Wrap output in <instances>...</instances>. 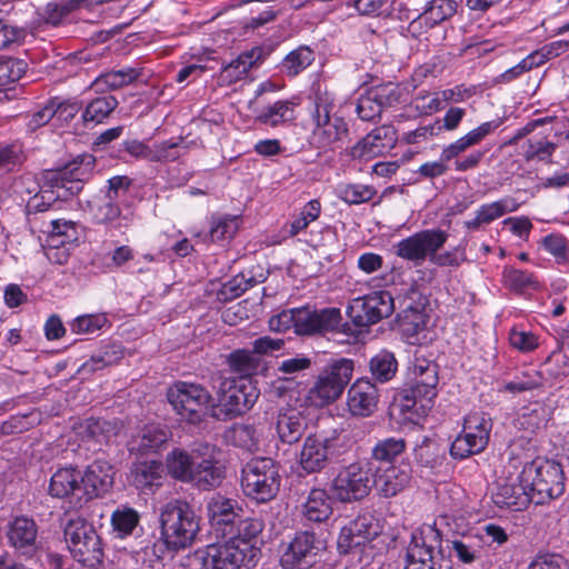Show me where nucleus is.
I'll return each instance as SVG.
<instances>
[{"instance_id": "nucleus-18", "label": "nucleus", "mask_w": 569, "mask_h": 569, "mask_svg": "<svg viewBox=\"0 0 569 569\" xmlns=\"http://www.w3.org/2000/svg\"><path fill=\"white\" fill-rule=\"evenodd\" d=\"M380 532V522L372 513L359 515L341 528L337 540L338 550L340 553L347 555L353 549L373 541Z\"/></svg>"}, {"instance_id": "nucleus-21", "label": "nucleus", "mask_w": 569, "mask_h": 569, "mask_svg": "<svg viewBox=\"0 0 569 569\" xmlns=\"http://www.w3.org/2000/svg\"><path fill=\"white\" fill-rule=\"evenodd\" d=\"M380 392L368 377L356 379L347 390L346 409L353 418H368L378 409Z\"/></svg>"}, {"instance_id": "nucleus-37", "label": "nucleus", "mask_w": 569, "mask_h": 569, "mask_svg": "<svg viewBox=\"0 0 569 569\" xmlns=\"http://www.w3.org/2000/svg\"><path fill=\"white\" fill-rule=\"evenodd\" d=\"M141 76V69L126 67L119 70H111L99 74L90 88L96 92L108 94V91L118 90L129 86Z\"/></svg>"}, {"instance_id": "nucleus-1", "label": "nucleus", "mask_w": 569, "mask_h": 569, "mask_svg": "<svg viewBox=\"0 0 569 569\" xmlns=\"http://www.w3.org/2000/svg\"><path fill=\"white\" fill-rule=\"evenodd\" d=\"M263 527L260 518L241 513L234 523V532H227L223 543L209 545L194 552L193 569H251L260 553L253 541Z\"/></svg>"}, {"instance_id": "nucleus-11", "label": "nucleus", "mask_w": 569, "mask_h": 569, "mask_svg": "<svg viewBox=\"0 0 569 569\" xmlns=\"http://www.w3.org/2000/svg\"><path fill=\"white\" fill-rule=\"evenodd\" d=\"M280 483L279 467L271 458L251 459L241 470L242 491L258 503H266L274 499Z\"/></svg>"}, {"instance_id": "nucleus-22", "label": "nucleus", "mask_w": 569, "mask_h": 569, "mask_svg": "<svg viewBox=\"0 0 569 569\" xmlns=\"http://www.w3.org/2000/svg\"><path fill=\"white\" fill-rule=\"evenodd\" d=\"M337 436V430H333L331 436L323 433L308 436L300 452V467L308 473L325 469L329 462V456L335 447Z\"/></svg>"}, {"instance_id": "nucleus-10", "label": "nucleus", "mask_w": 569, "mask_h": 569, "mask_svg": "<svg viewBox=\"0 0 569 569\" xmlns=\"http://www.w3.org/2000/svg\"><path fill=\"white\" fill-rule=\"evenodd\" d=\"M376 471V465L370 460H358L342 467L330 482L332 497L342 503L361 501L375 487Z\"/></svg>"}, {"instance_id": "nucleus-28", "label": "nucleus", "mask_w": 569, "mask_h": 569, "mask_svg": "<svg viewBox=\"0 0 569 569\" xmlns=\"http://www.w3.org/2000/svg\"><path fill=\"white\" fill-rule=\"evenodd\" d=\"M396 142V131L392 127H380L361 139L352 149L353 159L369 160L390 150Z\"/></svg>"}, {"instance_id": "nucleus-46", "label": "nucleus", "mask_w": 569, "mask_h": 569, "mask_svg": "<svg viewBox=\"0 0 569 569\" xmlns=\"http://www.w3.org/2000/svg\"><path fill=\"white\" fill-rule=\"evenodd\" d=\"M377 194V189L370 184L339 183L336 196L348 204H362L369 202Z\"/></svg>"}, {"instance_id": "nucleus-57", "label": "nucleus", "mask_w": 569, "mask_h": 569, "mask_svg": "<svg viewBox=\"0 0 569 569\" xmlns=\"http://www.w3.org/2000/svg\"><path fill=\"white\" fill-rule=\"evenodd\" d=\"M239 229V218L221 217L212 221L210 227V239L212 242H224L234 237Z\"/></svg>"}, {"instance_id": "nucleus-13", "label": "nucleus", "mask_w": 569, "mask_h": 569, "mask_svg": "<svg viewBox=\"0 0 569 569\" xmlns=\"http://www.w3.org/2000/svg\"><path fill=\"white\" fill-rule=\"evenodd\" d=\"M441 532L430 525H423L411 533L406 549L403 569H442Z\"/></svg>"}, {"instance_id": "nucleus-15", "label": "nucleus", "mask_w": 569, "mask_h": 569, "mask_svg": "<svg viewBox=\"0 0 569 569\" xmlns=\"http://www.w3.org/2000/svg\"><path fill=\"white\" fill-rule=\"evenodd\" d=\"M448 237V232L442 229H425L398 241L393 247L395 253L415 266H420L426 260L430 262L435 250H440Z\"/></svg>"}, {"instance_id": "nucleus-36", "label": "nucleus", "mask_w": 569, "mask_h": 569, "mask_svg": "<svg viewBox=\"0 0 569 569\" xmlns=\"http://www.w3.org/2000/svg\"><path fill=\"white\" fill-rule=\"evenodd\" d=\"M261 57L262 49L258 47L240 53L234 60L222 68L219 77L221 83L232 84L242 80Z\"/></svg>"}, {"instance_id": "nucleus-51", "label": "nucleus", "mask_w": 569, "mask_h": 569, "mask_svg": "<svg viewBox=\"0 0 569 569\" xmlns=\"http://www.w3.org/2000/svg\"><path fill=\"white\" fill-rule=\"evenodd\" d=\"M505 284L517 293H525L539 288L537 277L526 270L507 268L502 273Z\"/></svg>"}, {"instance_id": "nucleus-62", "label": "nucleus", "mask_w": 569, "mask_h": 569, "mask_svg": "<svg viewBox=\"0 0 569 569\" xmlns=\"http://www.w3.org/2000/svg\"><path fill=\"white\" fill-rule=\"evenodd\" d=\"M182 138L169 139L151 146V162H169L180 158Z\"/></svg>"}, {"instance_id": "nucleus-43", "label": "nucleus", "mask_w": 569, "mask_h": 569, "mask_svg": "<svg viewBox=\"0 0 569 569\" xmlns=\"http://www.w3.org/2000/svg\"><path fill=\"white\" fill-rule=\"evenodd\" d=\"M111 528L117 538L132 536L140 522L139 512L129 506H119L111 513Z\"/></svg>"}, {"instance_id": "nucleus-16", "label": "nucleus", "mask_w": 569, "mask_h": 569, "mask_svg": "<svg viewBox=\"0 0 569 569\" xmlns=\"http://www.w3.org/2000/svg\"><path fill=\"white\" fill-rule=\"evenodd\" d=\"M393 298L388 291H373L353 299L347 315L357 327H369L393 312Z\"/></svg>"}, {"instance_id": "nucleus-30", "label": "nucleus", "mask_w": 569, "mask_h": 569, "mask_svg": "<svg viewBox=\"0 0 569 569\" xmlns=\"http://www.w3.org/2000/svg\"><path fill=\"white\" fill-rule=\"evenodd\" d=\"M398 100L393 89L383 86L367 90L358 98L357 114L363 121H375L380 117L385 107Z\"/></svg>"}, {"instance_id": "nucleus-8", "label": "nucleus", "mask_w": 569, "mask_h": 569, "mask_svg": "<svg viewBox=\"0 0 569 569\" xmlns=\"http://www.w3.org/2000/svg\"><path fill=\"white\" fill-rule=\"evenodd\" d=\"M517 480L526 483L531 501L536 505L560 497L566 488L561 465L548 459H536L526 465Z\"/></svg>"}, {"instance_id": "nucleus-4", "label": "nucleus", "mask_w": 569, "mask_h": 569, "mask_svg": "<svg viewBox=\"0 0 569 569\" xmlns=\"http://www.w3.org/2000/svg\"><path fill=\"white\" fill-rule=\"evenodd\" d=\"M438 382V366L416 357L408 367L405 387L397 403L400 413L413 423L426 417L433 406Z\"/></svg>"}, {"instance_id": "nucleus-42", "label": "nucleus", "mask_w": 569, "mask_h": 569, "mask_svg": "<svg viewBox=\"0 0 569 569\" xmlns=\"http://www.w3.org/2000/svg\"><path fill=\"white\" fill-rule=\"evenodd\" d=\"M413 458L420 468L433 471L442 466L446 459V449L437 441L423 437L413 449Z\"/></svg>"}, {"instance_id": "nucleus-64", "label": "nucleus", "mask_w": 569, "mask_h": 569, "mask_svg": "<svg viewBox=\"0 0 569 569\" xmlns=\"http://www.w3.org/2000/svg\"><path fill=\"white\" fill-rule=\"evenodd\" d=\"M547 375L553 379L569 375V353L561 348L553 350L543 363Z\"/></svg>"}, {"instance_id": "nucleus-59", "label": "nucleus", "mask_w": 569, "mask_h": 569, "mask_svg": "<svg viewBox=\"0 0 569 569\" xmlns=\"http://www.w3.org/2000/svg\"><path fill=\"white\" fill-rule=\"evenodd\" d=\"M463 429L475 436H481V439L488 443L492 429V420L486 412L472 411L465 418Z\"/></svg>"}, {"instance_id": "nucleus-63", "label": "nucleus", "mask_w": 569, "mask_h": 569, "mask_svg": "<svg viewBox=\"0 0 569 569\" xmlns=\"http://www.w3.org/2000/svg\"><path fill=\"white\" fill-rule=\"evenodd\" d=\"M91 212L97 223H110L117 220L120 214V206L104 197L94 201L91 206Z\"/></svg>"}, {"instance_id": "nucleus-50", "label": "nucleus", "mask_w": 569, "mask_h": 569, "mask_svg": "<svg viewBox=\"0 0 569 569\" xmlns=\"http://www.w3.org/2000/svg\"><path fill=\"white\" fill-rule=\"evenodd\" d=\"M406 450L403 438H386L379 440L372 448L371 456L375 461L382 466H388Z\"/></svg>"}, {"instance_id": "nucleus-9", "label": "nucleus", "mask_w": 569, "mask_h": 569, "mask_svg": "<svg viewBox=\"0 0 569 569\" xmlns=\"http://www.w3.org/2000/svg\"><path fill=\"white\" fill-rule=\"evenodd\" d=\"M310 116L313 123L312 137L319 148H330L348 134V126L343 118L332 116L335 98L332 93L315 88L310 97Z\"/></svg>"}, {"instance_id": "nucleus-49", "label": "nucleus", "mask_w": 569, "mask_h": 569, "mask_svg": "<svg viewBox=\"0 0 569 569\" xmlns=\"http://www.w3.org/2000/svg\"><path fill=\"white\" fill-rule=\"evenodd\" d=\"M27 157L19 141L0 142V174L19 170Z\"/></svg>"}, {"instance_id": "nucleus-47", "label": "nucleus", "mask_w": 569, "mask_h": 569, "mask_svg": "<svg viewBox=\"0 0 569 569\" xmlns=\"http://www.w3.org/2000/svg\"><path fill=\"white\" fill-rule=\"evenodd\" d=\"M315 61V52L307 46L290 51L281 61V71L296 77Z\"/></svg>"}, {"instance_id": "nucleus-3", "label": "nucleus", "mask_w": 569, "mask_h": 569, "mask_svg": "<svg viewBox=\"0 0 569 569\" xmlns=\"http://www.w3.org/2000/svg\"><path fill=\"white\" fill-rule=\"evenodd\" d=\"M219 452L214 445L208 442L196 443L190 452L174 448L167 455L166 466L174 479L209 490L223 479V471L218 466Z\"/></svg>"}, {"instance_id": "nucleus-12", "label": "nucleus", "mask_w": 569, "mask_h": 569, "mask_svg": "<svg viewBox=\"0 0 569 569\" xmlns=\"http://www.w3.org/2000/svg\"><path fill=\"white\" fill-rule=\"evenodd\" d=\"M167 399L174 412L189 423H200L211 411L212 396L201 385L176 381L167 391Z\"/></svg>"}, {"instance_id": "nucleus-7", "label": "nucleus", "mask_w": 569, "mask_h": 569, "mask_svg": "<svg viewBox=\"0 0 569 569\" xmlns=\"http://www.w3.org/2000/svg\"><path fill=\"white\" fill-rule=\"evenodd\" d=\"M355 372V361L339 358L327 363L315 377L308 389L306 400L316 408H323L336 402L350 383Z\"/></svg>"}, {"instance_id": "nucleus-58", "label": "nucleus", "mask_w": 569, "mask_h": 569, "mask_svg": "<svg viewBox=\"0 0 569 569\" xmlns=\"http://www.w3.org/2000/svg\"><path fill=\"white\" fill-rule=\"evenodd\" d=\"M399 326L407 337H412L426 328L427 317L418 308L408 307L399 318Z\"/></svg>"}, {"instance_id": "nucleus-6", "label": "nucleus", "mask_w": 569, "mask_h": 569, "mask_svg": "<svg viewBox=\"0 0 569 569\" xmlns=\"http://www.w3.org/2000/svg\"><path fill=\"white\" fill-rule=\"evenodd\" d=\"M96 158L83 153L68 163L62 170L50 173L49 181L54 191L41 190L29 199L26 206L28 216L48 211L60 197L78 194L93 174Z\"/></svg>"}, {"instance_id": "nucleus-5", "label": "nucleus", "mask_w": 569, "mask_h": 569, "mask_svg": "<svg viewBox=\"0 0 569 569\" xmlns=\"http://www.w3.org/2000/svg\"><path fill=\"white\" fill-rule=\"evenodd\" d=\"M199 517L184 500L173 499L160 510V537L153 545V553L162 559L192 545L199 530Z\"/></svg>"}, {"instance_id": "nucleus-25", "label": "nucleus", "mask_w": 569, "mask_h": 569, "mask_svg": "<svg viewBox=\"0 0 569 569\" xmlns=\"http://www.w3.org/2000/svg\"><path fill=\"white\" fill-rule=\"evenodd\" d=\"M114 475V467L106 460L97 459L90 463L81 475V486L87 499L99 498L109 492Z\"/></svg>"}, {"instance_id": "nucleus-34", "label": "nucleus", "mask_w": 569, "mask_h": 569, "mask_svg": "<svg viewBox=\"0 0 569 569\" xmlns=\"http://www.w3.org/2000/svg\"><path fill=\"white\" fill-rule=\"evenodd\" d=\"M333 512L331 498L326 489L312 488L301 506L305 520L315 523L327 521Z\"/></svg>"}, {"instance_id": "nucleus-19", "label": "nucleus", "mask_w": 569, "mask_h": 569, "mask_svg": "<svg viewBox=\"0 0 569 569\" xmlns=\"http://www.w3.org/2000/svg\"><path fill=\"white\" fill-rule=\"evenodd\" d=\"M322 542L315 532L300 531L287 545L280 557V565L284 569H308L317 562Z\"/></svg>"}, {"instance_id": "nucleus-55", "label": "nucleus", "mask_w": 569, "mask_h": 569, "mask_svg": "<svg viewBox=\"0 0 569 569\" xmlns=\"http://www.w3.org/2000/svg\"><path fill=\"white\" fill-rule=\"evenodd\" d=\"M321 212L320 201L317 199L310 200L299 212L295 216L288 224V233L291 237L297 236L302 230L307 229L310 222L317 220Z\"/></svg>"}, {"instance_id": "nucleus-31", "label": "nucleus", "mask_w": 569, "mask_h": 569, "mask_svg": "<svg viewBox=\"0 0 569 569\" xmlns=\"http://www.w3.org/2000/svg\"><path fill=\"white\" fill-rule=\"evenodd\" d=\"M520 203L513 197L507 196L497 201L481 204L475 217L463 222L465 228L470 231H477L482 226L501 218L506 213L515 212L519 209Z\"/></svg>"}, {"instance_id": "nucleus-39", "label": "nucleus", "mask_w": 569, "mask_h": 569, "mask_svg": "<svg viewBox=\"0 0 569 569\" xmlns=\"http://www.w3.org/2000/svg\"><path fill=\"white\" fill-rule=\"evenodd\" d=\"M276 430L279 439L283 443H296L300 440L306 430V419L295 409L286 410L278 415Z\"/></svg>"}, {"instance_id": "nucleus-29", "label": "nucleus", "mask_w": 569, "mask_h": 569, "mask_svg": "<svg viewBox=\"0 0 569 569\" xmlns=\"http://www.w3.org/2000/svg\"><path fill=\"white\" fill-rule=\"evenodd\" d=\"M457 10L455 0H430V2L412 18L409 29L413 34L429 30L451 18Z\"/></svg>"}, {"instance_id": "nucleus-23", "label": "nucleus", "mask_w": 569, "mask_h": 569, "mask_svg": "<svg viewBox=\"0 0 569 569\" xmlns=\"http://www.w3.org/2000/svg\"><path fill=\"white\" fill-rule=\"evenodd\" d=\"M375 487L379 496L391 498L403 491L412 479V468L408 461L376 466Z\"/></svg>"}, {"instance_id": "nucleus-27", "label": "nucleus", "mask_w": 569, "mask_h": 569, "mask_svg": "<svg viewBox=\"0 0 569 569\" xmlns=\"http://www.w3.org/2000/svg\"><path fill=\"white\" fill-rule=\"evenodd\" d=\"M6 537L14 550L30 553L37 549L38 525L33 518L14 516L7 523Z\"/></svg>"}, {"instance_id": "nucleus-17", "label": "nucleus", "mask_w": 569, "mask_h": 569, "mask_svg": "<svg viewBox=\"0 0 569 569\" xmlns=\"http://www.w3.org/2000/svg\"><path fill=\"white\" fill-rule=\"evenodd\" d=\"M258 399V392L250 382H230L219 396V405L211 407L210 416L230 419L249 411Z\"/></svg>"}, {"instance_id": "nucleus-45", "label": "nucleus", "mask_w": 569, "mask_h": 569, "mask_svg": "<svg viewBox=\"0 0 569 569\" xmlns=\"http://www.w3.org/2000/svg\"><path fill=\"white\" fill-rule=\"evenodd\" d=\"M224 437L230 445L250 452L259 448L257 430L251 425L236 423L226 431Z\"/></svg>"}, {"instance_id": "nucleus-32", "label": "nucleus", "mask_w": 569, "mask_h": 569, "mask_svg": "<svg viewBox=\"0 0 569 569\" xmlns=\"http://www.w3.org/2000/svg\"><path fill=\"white\" fill-rule=\"evenodd\" d=\"M493 503L501 509L519 511L525 509L531 501L528 488L525 482L498 481L492 492Z\"/></svg>"}, {"instance_id": "nucleus-38", "label": "nucleus", "mask_w": 569, "mask_h": 569, "mask_svg": "<svg viewBox=\"0 0 569 569\" xmlns=\"http://www.w3.org/2000/svg\"><path fill=\"white\" fill-rule=\"evenodd\" d=\"M130 477L133 486L140 490L159 487L163 478V465L159 460H141L132 465Z\"/></svg>"}, {"instance_id": "nucleus-40", "label": "nucleus", "mask_w": 569, "mask_h": 569, "mask_svg": "<svg viewBox=\"0 0 569 569\" xmlns=\"http://www.w3.org/2000/svg\"><path fill=\"white\" fill-rule=\"evenodd\" d=\"M300 100L297 97L287 100H278L266 107L257 117V120L266 126L278 127L296 119V108Z\"/></svg>"}, {"instance_id": "nucleus-60", "label": "nucleus", "mask_w": 569, "mask_h": 569, "mask_svg": "<svg viewBox=\"0 0 569 569\" xmlns=\"http://www.w3.org/2000/svg\"><path fill=\"white\" fill-rule=\"evenodd\" d=\"M108 323L106 313L81 315L70 325L71 331L77 335H92Z\"/></svg>"}, {"instance_id": "nucleus-33", "label": "nucleus", "mask_w": 569, "mask_h": 569, "mask_svg": "<svg viewBox=\"0 0 569 569\" xmlns=\"http://www.w3.org/2000/svg\"><path fill=\"white\" fill-rule=\"evenodd\" d=\"M168 439V431L160 425H146L130 440L129 450L139 455L158 453L164 448Z\"/></svg>"}, {"instance_id": "nucleus-52", "label": "nucleus", "mask_w": 569, "mask_h": 569, "mask_svg": "<svg viewBox=\"0 0 569 569\" xmlns=\"http://www.w3.org/2000/svg\"><path fill=\"white\" fill-rule=\"evenodd\" d=\"M545 383L543 373L536 369H527L516 375L512 380L505 385V390L512 393H520L537 389Z\"/></svg>"}, {"instance_id": "nucleus-2", "label": "nucleus", "mask_w": 569, "mask_h": 569, "mask_svg": "<svg viewBox=\"0 0 569 569\" xmlns=\"http://www.w3.org/2000/svg\"><path fill=\"white\" fill-rule=\"evenodd\" d=\"M502 124V120L497 118L485 121L476 128L469 130L463 136L445 146L438 160L422 163L417 173L427 179H433L446 174L449 170L448 163L453 162V170L457 172H467L477 169L483 160L487 150H472L480 144L487 137L493 134Z\"/></svg>"}, {"instance_id": "nucleus-61", "label": "nucleus", "mask_w": 569, "mask_h": 569, "mask_svg": "<svg viewBox=\"0 0 569 569\" xmlns=\"http://www.w3.org/2000/svg\"><path fill=\"white\" fill-rule=\"evenodd\" d=\"M27 67V62L21 59L0 60V87H7L20 80L24 76Z\"/></svg>"}, {"instance_id": "nucleus-44", "label": "nucleus", "mask_w": 569, "mask_h": 569, "mask_svg": "<svg viewBox=\"0 0 569 569\" xmlns=\"http://www.w3.org/2000/svg\"><path fill=\"white\" fill-rule=\"evenodd\" d=\"M398 361L393 352L382 349L369 361V371L372 378L380 383L390 381L397 373Z\"/></svg>"}, {"instance_id": "nucleus-20", "label": "nucleus", "mask_w": 569, "mask_h": 569, "mask_svg": "<svg viewBox=\"0 0 569 569\" xmlns=\"http://www.w3.org/2000/svg\"><path fill=\"white\" fill-rule=\"evenodd\" d=\"M296 335L312 336L333 331L342 321L338 308L315 309L310 307L295 308Z\"/></svg>"}, {"instance_id": "nucleus-41", "label": "nucleus", "mask_w": 569, "mask_h": 569, "mask_svg": "<svg viewBox=\"0 0 569 569\" xmlns=\"http://www.w3.org/2000/svg\"><path fill=\"white\" fill-rule=\"evenodd\" d=\"M82 489L81 472L72 467L58 469L50 479L49 493L56 498H67Z\"/></svg>"}, {"instance_id": "nucleus-48", "label": "nucleus", "mask_w": 569, "mask_h": 569, "mask_svg": "<svg viewBox=\"0 0 569 569\" xmlns=\"http://www.w3.org/2000/svg\"><path fill=\"white\" fill-rule=\"evenodd\" d=\"M547 412L546 408L536 402L531 406L522 408L521 412L516 419V426L518 429L523 430L528 433H536L546 426Z\"/></svg>"}, {"instance_id": "nucleus-24", "label": "nucleus", "mask_w": 569, "mask_h": 569, "mask_svg": "<svg viewBox=\"0 0 569 569\" xmlns=\"http://www.w3.org/2000/svg\"><path fill=\"white\" fill-rule=\"evenodd\" d=\"M449 556L462 565H472L483 558L486 542L480 530L469 531L446 539Z\"/></svg>"}, {"instance_id": "nucleus-54", "label": "nucleus", "mask_w": 569, "mask_h": 569, "mask_svg": "<svg viewBox=\"0 0 569 569\" xmlns=\"http://www.w3.org/2000/svg\"><path fill=\"white\" fill-rule=\"evenodd\" d=\"M557 149L555 142L546 139L532 140L529 139L523 146V158L527 162L540 161L547 164H551L553 153Z\"/></svg>"}, {"instance_id": "nucleus-53", "label": "nucleus", "mask_w": 569, "mask_h": 569, "mask_svg": "<svg viewBox=\"0 0 569 569\" xmlns=\"http://www.w3.org/2000/svg\"><path fill=\"white\" fill-rule=\"evenodd\" d=\"M81 9L79 0H62L47 3L43 10V20L47 24L57 27L62 24L71 12Z\"/></svg>"}, {"instance_id": "nucleus-26", "label": "nucleus", "mask_w": 569, "mask_h": 569, "mask_svg": "<svg viewBox=\"0 0 569 569\" xmlns=\"http://www.w3.org/2000/svg\"><path fill=\"white\" fill-rule=\"evenodd\" d=\"M207 510L211 526L220 530L223 537L227 532H234V523L244 512L237 500L221 495H216L209 500Z\"/></svg>"}, {"instance_id": "nucleus-14", "label": "nucleus", "mask_w": 569, "mask_h": 569, "mask_svg": "<svg viewBox=\"0 0 569 569\" xmlns=\"http://www.w3.org/2000/svg\"><path fill=\"white\" fill-rule=\"evenodd\" d=\"M64 539L73 558L88 567L102 562L101 539L92 525L81 518L71 519L64 528Z\"/></svg>"}, {"instance_id": "nucleus-56", "label": "nucleus", "mask_w": 569, "mask_h": 569, "mask_svg": "<svg viewBox=\"0 0 569 569\" xmlns=\"http://www.w3.org/2000/svg\"><path fill=\"white\" fill-rule=\"evenodd\" d=\"M228 365L234 372L241 376H250L256 371L258 360L253 350L237 349L228 356Z\"/></svg>"}, {"instance_id": "nucleus-35", "label": "nucleus", "mask_w": 569, "mask_h": 569, "mask_svg": "<svg viewBox=\"0 0 569 569\" xmlns=\"http://www.w3.org/2000/svg\"><path fill=\"white\" fill-rule=\"evenodd\" d=\"M119 106L118 99L112 94H101L87 102L81 119L87 128L104 123Z\"/></svg>"}]
</instances>
